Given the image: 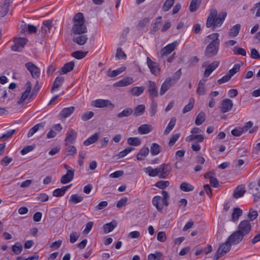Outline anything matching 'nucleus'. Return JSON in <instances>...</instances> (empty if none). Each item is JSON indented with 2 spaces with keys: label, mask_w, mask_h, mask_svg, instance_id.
Wrapping results in <instances>:
<instances>
[{
  "label": "nucleus",
  "mask_w": 260,
  "mask_h": 260,
  "mask_svg": "<svg viewBox=\"0 0 260 260\" xmlns=\"http://www.w3.org/2000/svg\"><path fill=\"white\" fill-rule=\"evenodd\" d=\"M74 24L71 32L74 35L84 34L87 32V28L85 24V20L82 13H78L73 18Z\"/></svg>",
  "instance_id": "obj_1"
},
{
  "label": "nucleus",
  "mask_w": 260,
  "mask_h": 260,
  "mask_svg": "<svg viewBox=\"0 0 260 260\" xmlns=\"http://www.w3.org/2000/svg\"><path fill=\"white\" fill-rule=\"evenodd\" d=\"M218 37L219 34L216 32L213 33L207 37V38L211 40L205 51V55L208 57H212L217 53L220 43Z\"/></svg>",
  "instance_id": "obj_2"
},
{
  "label": "nucleus",
  "mask_w": 260,
  "mask_h": 260,
  "mask_svg": "<svg viewBox=\"0 0 260 260\" xmlns=\"http://www.w3.org/2000/svg\"><path fill=\"white\" fill-rule=\"evenodd\" d=\"M162 197L160 196H155L152 199V204L156 208L158 211H161L164 207V205L168 206L169 205L168 201L170 196L167 191H162Z\"/></svg>",
  "instance_id": "obj_3"
},
{
  "label": "nucleus",
  "mask_w": 260,
  "mask_h": 260,
  "mask_svg": "<svg viewBox=\"0 0 260 260\" xmlns=\"http://www.w3.org/2000/svg\"><path fill=\"white\" fill-rule=\"evenodd\" d=\"M25 66L27 70L30 73L31 76L34 79H37L40 75V69L31 62L25 63Z\"/></svg>",
  "instance_id": "obj_4"
},
{
  "label": "nucleus",
  "mask_w": 260,
  "mask_h": 260,
  "mask_svg": "<svg viewBox=\"0 0 260 260\" xmlns=\"http://www.w3.org/2000/svg\"><path fill=\"white\" fill-rule=\"evenodd\" d=\"M27 40L25 38H20L14 40L15 44L11 46L13 51L20 52L26 44Z\"/></svg>",
  "instance_id": "obj_5"
},
{
  "label": "nucleus",
  "mask_w": 260,
  "mask_h": 260,
  "mask_svg": "<svg viewBox=\"0 0 260 260\" xmlns=\"http://www.w3.org/2000/svg\"><path fill=\"white\" fill-rule=\"evenodd\" d=\"M251 230V226L249 221L244 220L240 222L238 226V232L245 236L248 234Z\"/></svg>",
  "instance_id": "obj_6"
},
{
  "label": "nucleus",
  "mask_w": 260,
  "mask_h": 260,
  "mask_svg": "<svg viewBox=\"0 0 260 260\" xmlns=\"http://www.w3.org/2000/svg\"><path fill=\"white\" fill-rule=\"evenodd\" d=\"M158 176L160 178H166L170 174L171 168L168 164H163L157 167Z\"/></svg>",
  "instance_id": "obj_7"
},
{
  "label": "nucleus",
  "mask_w": 260,
  "mask_h": 260,
  "mask_svg": "<svg viewBox=\"0 0 260 260\" xmlns=\"http://www.w3.org/2000/svg\"><path fill=\"white\" fill-rule=\"evenodd\" d=\"M91 105L97 108H104L108 106L114 107V105L108 100L98 99L93 101Z\"/></svg>",
  "instance_id": "obj_8"
},
{
  "label": "nucleus",
  "mask_w": 260,
  "mask_h": 260,
  "mask_svg": "<svg viewBox=\"0 0 260 260\" xmlns=\"http://www.w3.org/2000/svg\"><path fill=\"white\" fill-rule=\"evenodd\" d=\"M177 45V42L174 41L162 48L160 51L161 57L163 58L165 56L170 54L175 49Z\"/></svg>",
  "instance_id": "obj_9"
},
{
  "label": "nucleus",
  "mask_w": 260,
  "mask_h": 260,
  "mask_svg": "<svg viewBox=\"0 0 260 260\" xmlns=\"http://www.w3.org/2000/svg\"><path fill=\"white\" fill-rule=\"evenodd\" d=\"M147 64L152 74L156 76L159 74L160 70L157 63L152 61L149 57H147Z\"/></svg>",
  "instance_id": "obj_10"
},
{
  "label": "nucleus",
  "mask_w": 260,
  "mask_h": 260,
  "mask_svg": "<svg viewBox=\"0 0 260 260\" xmlns=\"http://www.w3.org/2000/svg\"><path fill=\"white\" fill-rule=\"evenodd\" d=\"M244 236L239 232L237 231L231 235L228 239V242L232 244H236L242 241Z\"/></svg>",
  "instance_id": "obj_11"
},
{
  "label": "nucleus",
  "mask_w": 260,
  "mask_h": 260,
  "mask_svg": "<svg viewBox=\"0 0 260 260\" xmlns=\"http://www.w3.org/2000/svg\"><path fill=\"white\" fill-rule=\"evenodd\" d=\"M233 106V103L231 100L229 99H224L221 103L220 109L222 113H226L230 111Z\"/></svg>",
  "instance_id": "obj_12"
},
{
  "label": "nucleus",
  "mask_w": 260,
  "mask_h": 260,
  "mask_svg": "<svg viewBox=\"0 0 260 260\" xmlns=\"http://www.w3.org/2000/svg\"><path fill=\"white\" fill-rule=\"evenodd\" d=\"M217 11L215 9L211 10L210 13L208 16L207 22H206V26L209 28L211 26L214 28V23L215 22V18L217 16Z\"/></svg>",
  "instance_id": "obj_13"
},
{
  "label": "nucleus",
  "mask_w": 260,
  "mask_h": 260,
  "mask_svg": "<svg viewBox=\"0 0 260 260\" xmlns=\"http://www.w3.org/2000/svg\"><path fill=\"white\" fill-rule=\"evenodd\" d=\"M134 79L132 77H125L118 82L114 84V86L117 87H124L129 85L134 82Z\"/></svg>",
  "instance_id": "obj_14"
},
{
  "label": "nucleus",
  "mask_w": 260,
  "mask_h": 260,
  "mask_svg": "<svg viewBox=\"0 0 260 260\" xmlns=\"http://www.w3.org/2000/svg\"><path fill=\"white\" fill-rule=\"evenodd\" d=\"M148 91L151 96L157 97L158 95L157 89L156 86V84L154 81H148Z\"/></svg>",
  "instance_id": "obj_15"
},
{
  "label": "nucleus",
  "mask_w": 260,
  "mask_h": 260,
  "mask_svg": "<svg viewBox=\"0 0 260 260\" xmlns=\"http://www.w3.org/2000/svg\"><path fill=\"white\" fill-rule=\"evenodd\" d=\"M76 138V133L72 129H70L67 132L65 139L66 145L72 144L74 142Z\"/></svg>",
  "instance_id": "obj_16"
},
{
  "label": "nucleus",
  "mask_w": 260,
  "mask_h": 260,
  "mask_svg": "<svg viewBox=\"0 0 260 260\" xmlns=\"http://www.w3.org/2000/svg\"><path fill=\"white\" fill-rule=\"evenodd\" d=\"M219 61H214L210 64L207 68L206 69L204 76V77H208L219 66Z\"/></svg>",
  "instance_id": "obj_17"
},
{
  "label": "nucleus",
  "mask_w": 260,
  "mask_h": 260,
  "mask_svg": "<svg viewBox=\"0 0 260 260\" xmlns=\"http://www.w3.org/2000/svg\"><path fill=\"white\" fill-rule=\"evenodd\" d=\"M226 16V13L224 12H223L220 13L218 16L216 17L215 18V22L214 23V29L215 28L220 26L223 23L225 18Z\"/></svg>",
  "instance_id": "obj_18"
},
{
  "label": "nucleus",
  "mask_w": 260,
  "mask_h": 260,
  "mask_svg": "<svg viewBox=\"0 0 260 260\" xmlns=\"http://www.w3.org/2000/svg\"><path fill=\"white\" fill-rule=\"evenodd\" d=\"M78 35V36L74 37L73 39V42L79 45H84L88 39L87 36L84 35V34Z\"/></svg>",
  "instance_id": "obj_19"
},
{
  "label": "nucleus",
  "mask_w": 260,
  "mask_h": 260,
  "mask_svg": "<svg viewBox=\"0 0 260 260\" xmlns=\"http://www.w3.org/2000/svg\"><path fill=\"white\" fill-rule=\"evenodd\" d=\"M26 88L25 91L22 93L20 99L18 101V104H20L23 103L28 96L31 89V84L30 82H27L26 83Z\"/></svg>",
  "instance_id": "obj_20"
},
{
  "label": "nucleus",
  "mask_w": 260,
  "mask_h": 260,
  "mask_svg": "<svg viewBox=\"0 0 260 260\" xmlns=\"http://www.w3.org/2000/svg\"><path fill=\"white\" fill-rule=\"evenodd\" d=\"M72 184L62 186L61 188H57L53 192V196L56 197H62L64 195L66 191L71 187Z\"/></svg>",
  "instance_id": "obj_21"
},
{
  "label": "nucleus",
  "mask_w": 260,
  "mask_h": 260,
  "mask_svg": "<svg viewBox=\"0 0 260 260\" xmlns=\"http://www.w3.org/2000/svg\"><path fill=\"white\" fill-rule=\"evenodd\" d=\"M253 124V122H251V121L246 122L245 124V125L242 127L243 129V131H244V133L247 132L249 129V133H253L254 132L257 131L258 129V126H254V127H252Z\"/></svg>",
  "instance_id": "obj_22"
},
{
  "label": "nucleus",
  "mask_w": 260,
  "mask_h": 260,
  "mask_svg": "<svg viewBox=\"0 0 260 260\" xmlns=\"http://www.w3.org/2000/svg\"><path fill=\"white\" fill-rule=\"evenodd\" d=\"M74 174L73 171H69L63 175L60 179V183L64 184L71 182L74 178Z\"/></svg>",
  "instance_id": "obj_23"
},
{
  "label": "nucleus",
  "mask_w": 260,
  "mask_h": 260,
  "mask_svg": "<svg viewBox=\"0 0 260 260\" xmlns=\"http://www.w3.org/2000/svg\"><path fill=\"white\" fill-rule=\"evenodd\" d=\"M152 126L151 125L143 124L139 127L138 132L141 135L147 134L152 131Z\"/></svg>",
  "instance_id": "obj_24"
},
{
  "label": "nucleus",
  "mask_w": 260,
  "mask_h": 260,
  "mask_svg": "<svg viewBox=\"0 0 260 260\" xmlns=\"http://www.w3.org/2000/svg\"><path fill=\"white\" fill-rule=\"evenodd\" d=\"M117 225V222L113 220L111 222L104 225L103 229L105 233H109L112 232Z\"/></svg>",
  "instance_id": "obj_25"
},
{
  "label": "nucleus",
  "mask_w": 260,
  "mask_h": 260,
  "mask_svg": "<svg viewBox=\"0 0 260 260\" xmlns=\"http://www.w3.org/2000/svg\"><path fill=\"white\" fill-rule=\"evenodd\" d=\"M231 245L232 244L230 243V242H228V240H227L224 243L220 245L217 251H218L219 252L222 253V255H224L230 251Z\"/></svg>",
  "instance_id": "obj_26"
},
{
  "label": "nucleus",
  "mask_w": 260,
  "mask_h": 260,
  "mask_svg": "<svg viewBox=\"0 0 260 260\" xmlns=\"http://www.w3.org/2000/svg\"><path fill=\"white\" fill-rule=\"evenodd\" d=\"M171 81L172 80L170 78H168L162 83L160 90V94L161 95L164 94L165 92L170 88L171 86Z\"/></svg>",
  "instance_id": "obj_27"
},
{
  "label": "nucleus",
  "mask_w": 260,
  "mask_h": 260,
  "mask_svg": "<svg viewBox=\"0 0 260 260\" xmlns=\"http://www.w3.org/2000/svg\"><path fill=\"white\" fill-rule=\"evenodd\" d=\"M45 123L44 122H41L40 123L36 124L32 128H31L28 134L27 137L28 138L32 136L39 129V128H43L45 126Z\"/></svg>",
  "instance_id": "obj_28"
},
{
  "label": "nucleus",
  "mask_w": 260,
  "mask_h": 260,
  "mask_svg": "<svg viewBox=\"0 0 260 260\" xmlns=\"http://www.w3.org/2000/svg\"><path fill=\"white\" fill-rule=\"evenodd\" d=\"M74 66V62L73 61H70L69 62L66 63L61 68V71L60 72V74H67L68 73L71 72L73 70Z\"/></svg>",
  "instance_id": "obj_29"
},
{
  "label": "nucleus",
  "mask_w": 260,
  "mask_h": 260,
  "mask_svg": "<svg viewBox=\"0 0 260 260\" xmlns=\"http://www.w3.org/2000/svg\"><path fill=\"white\" fill-rule=\"evenodd\" d=\"M240 29L241 25L240 24H237L233 26L229 32V36L230 38L236 37L239 34Z\"/></svg>",
  "instance_id": "obj_30"
},
{
  "label": "nucleus",
  "mask_w": 260,
  "mask_h": 260,
  "mask_svg": "<svg viewBox=\"0 0 260 260\" xmlns=\"http://www.w3.org/2000/svg\"><path fill=\"white\" fill-rule=\"evenodd\" d=\"M64 78L62 77H57L54 81L53 85L51 88V92H53L58 89L63 83Z\"/></svg>",
  "instance_id": "obj_31"
},
{
  "label": "nucleus",
  "mask_w": 260,
  "mask_h": 260,
  "mask_svg": "<svg viewBox=\"0 0 260 260\" xmlns=\"http://www.w3.org/2000/svg\"><path fill=\"white\" fill-rule=\"evenodd\" d=\"M144 90L143 86H136L131 89L130 92L133 96H138L143 93Z\"/></svg>",
  "instance_id": "obj_32"
},
{
  "label": "nucleus",
  "mask_w": 260,
  "mask_h": 260,
  "mask_svg": "<svg viewBox=\"0 0 260 260\" xmlns=\"http://www.w3.org/2000/svg\"><path fill=\"white\" fill-rule=\"evenodd\" d=\"M126 68L125 67L119 68L112 71L109 70L107 73V75L110 77H114L124 72Z\"/></svg>",
  "instance_id": "obj_33"
},
{
  "label": "nucleus",
  "mask_w": 260,
  "mask_h": 260,
  "mask_svg": "<svg viewBox=\"0 0 260 260\" xmlns=\"http://www.w3.org/2000/svg\"><path fill=\"white\" fill-rule=\"evenodd\" d=\"M242 214V210L239 208H235L233 209V212L232 214V220L233 222H236Z\"/></svg>",
  "instance_id": "obj_34"
},
{
  "label": "nucleus",
  "mask_w": 260,
  "mask_h": 260,
  "mask_svg": "<svg viewBox=\"0 0 260 260\" xmlns=\"http://www.w3.org/2000/svg\"><path fill=\"white\" fill-rule=\"evenodd\" d=\"M149 149L148 147L142 148L137 156L138 160H144L145 157L148 154Z\"/></svg>",
  "instance_id": "obj_35"
},
{
  "label": "nucleus",
  "mask_w": 260,
  "mask_h": 260,
  "mask_svg": "<svg viewBox=\"0 0 260 260\" xmlns=\"http://www.w3.org/2000/svg\"><path fill=\"white\" fill-rule=\"evenodd\" d=\"M99 135L98 133H95L90 137H89L87 140L84 142V145L85 146H88L95 143L98 141L99 139Z\"/></svg>",
  "instance_id": "obj_36"
},
{
  "label": "nucleus",
  "mask_w": 260,
  "mask_h": 260,
  "mask_svg": "<svg viewBox=\"0 0 260 260\" xmlns=\"http://www.w3.org/2000/svg\"><path fill=\"white\" fill-rule=\"evenodd\" d=\"M161 19L162 17L159 16L155 19L154 22L152 24V27L151 30L152 33H155L159 29V26L161 23Z\"/></svg>",
  "instance_id": "obj_37"
},
{
  "label": "nucleus",
  "mask_w": 260,
  "mask_h": 260,
  "mask_svg": "<svg viewBox=\"0 0 260 260\" xmlns=\"http://www.w3.org/2000/svg\"><path fill=\"white\" fill-rule=\"evenodd\" d=\"M201 2V0H192L189 6V11L191 12H196L200 7Z\"/></svg>",
  "instance_id": "obj_38"
},
{
  "label": "nucleus",
  "mask_w": 260,
  "mask_h": 260,
  "mask_svg": "<svg viewBox=\"0 0 260 260\" xmlns=\"http://www.w3.org/2000/svg\"><path fill=\"white\" fill-rule=\"evenodd\" d=\"M144 171L150 177H155L158 175L157 168L153 169L151 167L144 168Z\"/></svg>",
  "instance_id": "obj_39"
},
{
  "label": "nucleus",
  "mask_w": 260,
  "mask_h": 260,
  "mask_svg": "<svg viewBox=\"0 0 260 260\" xmlns=\"http://www.w3.org/2000/svg\"><path fill=\"white\" fill-rule=\"evenodd\" d=\"M245 192V191L243 186H238L234 191L233 197L236 199L242 197L243 196Z\"/></svg>",
  "instance_id": "obj_40"
},
{
  "label": "nucleus",
  "mask_w": 260,
  "mask_h": 260,
  "mask_svg": "<svg viewBox=\"0 0 260 260\" xmlns=\"http://www.w3.org/2000/svg\"><path fill=\"white\" fill-rule=\"evenodd\" d=\"M75 108L74 107H70L68 108H64L61 112L60 115L62 117L64 118L68 117L70 116L74 111Z\"/></svg>",
  "instance_id": "obj_41"
},
{
  "label": "nucleus",
  "mask_w": 260,
  "mask_h": 260,
  "mask_svg": "<svg viewBox=\"0 0 260 260\" xmlns=\"http://www.w3.org/2000/svg\"><path fill=\"white\" fill-rule=\"evenodd\" d=\"M204 140V137L202 135H191L186 138V141H192L197 140L198 142H202Z\"/></svg>",
  "instance_id": "obj_42"
},
{
  "label": "nucleus",
  "mask_w": 260,
  "mask_h": 260,
  "mask_svg": "<svg viewBox=\"0 0 260 260\" xmlns=\"http://www.w3.org/2000/svg\"><path fill=\"white\" fill-rule=\"evenodd\" d=\"M133 112V110L131 108H127L124 109L122 112L117 115V117L122 118L124 117H127L131 115Z\"/></svg>",
  "instance_id": "obj_43"
},
{
  "label": "nucleus",
  "mask_w": 260,
  "mask_h": 260,
  "mask_svg": "<svg viewBox=\"0 0 260 260\" xmlns=\"http://www.w3.org/2000/svg\"><path fill=\"white\" fill-rule=\"evenodd\" d=\"M145 106L144 105H139L134 109L133 115L135 116L142 115L145 112Z\"/></svg>",
  "instance_id": "obj_44"
},
{
  "label": "nucleus",
  "mask_w": 260,
  "mask_h": 260,
  "mask_svg": "<svg viewBox=\"0 0 260 260\" xmlns=\"http://www.w3.org/2000/svg\"><path fill=\"white\" fill-rule=\"evenodd\" d=\"M180 188L183 191L188 192L193 190L194 187L190 183L183 182L180 184Z\"/></svg>",
  "instance_id": "obj_45"
},
{
  "label": "nucleus",
  "mask_w": 260,
  "mask_h": 260,
  "mask_svg": "<svg viewBox=\"0 0 260 260\" xmlns=\"http://www.w3.org/2000/svg\"><path fill=\"white\" fill-rule=\"evenodd\" d=\"M127 143L129 145L137 146L141 144V141L138 137H130L127 139Z\"/></svg>",
  "instance_id": "obj_46"
},
{
  "label": "nucleus",
  "mask_w": 260,
  "mask_h": 260,
  "mask_svg": "<svg viewBox=\"0 0 260 260\" xmlns=\"http://www.w3.org/2000/svg\"><path fill=\"white\" fill-rule=\"evenodd\" d=\"M205 120V114L204 112H201L196 117L195 123L197 125H200L204 122Z\"/></svg>",
  "instance_id": "obj_47"
},
{
  "label": "nucleus",
  "mask_w": 260,
  "mask_h": 260,
  "mask_svg": "<svg viewBox=\"0 0 260 260\" xmlns=\"http://www.w3.org/2000/svg\"><path fill=\"white\" fill-rule=\"evenodd\" d=\"M83 200V198L82 196L78 195V194H72L70 197L69 202L73 204H77L82 202Z\"/></svg>",
  "instance_id": "obj_48"
},
{
  "label": "nucleus",
  "mask_w": 260,
  "mask_h": 260,
  "mask_svg": "<svg viewBox=\"0 0 260 260\" xmlns=\"http://www.w3.org/2000/svg\"><path fill=\"white\" fill-rule=\"evenodd\" d=\"M23 249L22 245L20 242H16L12 246L13 251L17 255L19 254Z\"/></svg>",
  "instance_id": "obj_49"
},
{
  "label": "nucleus",
  "mask_w": 260,
  "mask_h": 260,
  "mask_svg": "<svg viewBox=\"0 0 260 260\" xmlns=\"http://www.w3.org/2000/svg\"><path fill=\"white\" fill-rule=\"evenodd\" d=\"M194 103V100L193 98L190 99L188 104L184 107L182 112L185 114L190 111L193 108Z\"/></svg>",
  "instance_id": "obj_50"
},
{
  "label": "nucleus",
  "mask_w": 260,
  "mask_h": 260,
  "mask_svg": "<svg viewBox=\"0 0 260 260\" xmlns=\"http://www.w3.org/2000/svg\"><path fill=\"white\" fill-rule=\"evenodd\" d=\"M175 0H166L162 7V10L167 12L171 9L174 3Z\"/></svg>",
  "instance_id": "obj_51"
},
{
  "label": "nucleus",
  "mask_w": 260,
  "mask_h": 260,
  "mask_svg": "<svg viewBox=\"0 0 260 260\" xmlns=\"http://www.w3.org/2000/svg\"><path fill=\"white\" fill-rule=\"evenodd\" d=\"M150 151L153 155H157L160 151V146L156 143H153L150 148Z\"/></svg>",
  "instance_id": "obj_52"
},
{
  "label": "nucleus",
  "mask_w": 260,
  "mask_h": 260,
  "mask_svg": "<svg viewBox=\"0 0 260 260\" xmlns=\"http://www.w3.org/2000/svg\"><path fill=\"white\" fill-rule=\"evenodd\" d=\"M204 84V83H203L202 80L200 81L198 84V87L197 90V93L200 95H203L206 93Z\"/></svg>",
  "instance_id": "obj_53"
},
{
  "label": "nucleus",
  "mask_w": 260,
  "mask_h": 260,
  "mask_svg": "<svg viewBox=\"0 0 260 260\" xmlns=\"http://www.w3.org/2000/svg\"><path fill=\"white\" fill-rule=\"evenodd\" d=\"M157 111V104L153 100L151 103L150 107L149 109L150 116H153Z\"/></svg>",
  "instance_id": "obj_54"
},
{
  "label": "nucleus",
  "mask_w": 260,
  "mask_h": 260,
  "mask_svg": "<svg viewBox=\"0 0 260 260\" xmlns=\"http://www.w3.org/2000/svg\"><path fill=\"white\" fill-rule=\"evenodd\" d=\"M258 216V212L256 210L253 209L249 210V213L248 214V218L250 221H253Z\"/></svg>",
  "instance_id": "obj_55"
},
{
  "label": "nucleus",
  "mask_w": 260,
  "mask_h": 260,
  "mask_svg": "<svg viewBox=\"0 0 260 260\" xmlns=\"http://www.w3.org/2000/svg\"><path fill=\"white\" fill-rule=\"evenodd\" d=\"M133 150H134V148L132 147H126L119 153L118 156L119 158H123Z\"/></svg>",
  "instance_id": "obj_56"
},
{
  "label": "nucleus",
  "mask_w": 260,
  "mask_h": 260,
  "mask_svg": "<svg viewBox=\"0 0 260 260\" xmlns=\"http://www.w3.org/2000/svg\"><path fill=\"white\" fill-rule=\"evenodd\" d=\"M170 184V183L168 181H159L157 182L155 186L160 189H164L167 186H168Z\"/></svg>",
  "instance_id": "obj_57"
},
{
  "label": "nucleus",
  "mask_w": 260,
  "mask_h": 260,
  "mask_svg": "<svg viewBox=\"0 0 260 260\" xmlns=\"http://www.w3.org/2000/svg\"><path fill=\"white\" fill-rule=\"evenodd\" d=\"M87 54V52H83L77 51L72 53V56L77 59H80L84 58Z\"/></svg>",
  "instance_id": "obj_58"
},
{
  "label": "nucleus",
  "mask_w": 260,
  "mask_h": 260,
  "mask_svg": "<svg viewBox=\"0 0 260 260\" xmlns=\"http://www.w3.org/2000/svg\"><path fill=\"white\" fill-rule=\"evenodd\" d=\"M115 57L118 59H123L126 57L125 53L122 50L121 48H118L117 49Z\"/></svg>",
  "instance_id": "obj_59"
},
{
  "label": "nucleus",
  "mask_w": 260,
  "mask_h": 260,
  "mask_svg": "<svg viewBox=\"0 0 260 260\" xmlns=\"http://www.w3.org/2000/svg\"><path fill=\"white\" fill-rule=\"evenodd\" d=\"M233 51L234 54L236 55H241L242 56H245L246 55L245 49L242 48L235 47Z\"/></svg>",
  "instance_id": "obj_60"
},
{
  "label": "nucleus",
  "mask_w": 260,
  "mask_h": 260,
  "mask_svg": "<svg viewBox=\"0 0 260 260\" xmlns=\"http://www.w3.org/2000/svg\"><path fill=\"white\" fill-rule=\"evenodd\" d=\"M162 254L159 251H156L154 253H151L148 255V260H156L158 257H161Z\"/></svg>",
  "instance_id": "obj_61"
},
{
  "label": "nucleus",
  "mask_w": 260,
  "mask_h": 260,
  "mask_svg": "<svg viewBox=\"0 0 260 260\" xmlns=\"http://www.w3.org/2000/svg\"><path fill=\"white\" fill-rule=\"evenodd\" d=\"M232 134L236 137H238L241 136L243 133H244V131H243V129L241 127H238L234 128L231 131Z\"/></svg>",
  "instance_id": "obj_62"
},
{
  "label": "nucleus",
  "mask_w": 260,
  "mask_h": 260,
  "mask_svg": "<svg viewBox=\"0 0 260 260\" xmlns=\"http://www.w3.org/2000/svg\"><path fill=\"white\" fill-rule=\"evenodd\" d=\"M80 235L77 232H73L70 234V241L72 243H74L77 241L79 238Z\"/></svg>",
  "instance_id": "obj_63"
},
{
  "label": "nucleus",
  "mask_w": 260,
  "mask_h": 260,
  "mask_svg": "<svg viewBox=\"0 0 260 260\" xmlns=\"http://www.w3.org/2000/svg\"><path fill=\"white\" fill-rule=\"evenodd\" d=\"M240 65L238 63L235 64L233 68L231 69L229 73L232 77L234 76L236 73L240 71Z\"/></svg>",
  "instance_id": "obj_64"
}]
</instances>
